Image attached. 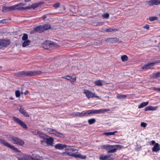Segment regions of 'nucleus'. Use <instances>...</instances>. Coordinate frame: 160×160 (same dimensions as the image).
I'll return each mask as SVG.
<instances>
[{"mask_svg": "<svg viewBox=\"0 0 160 160\" xmlns=\"http://www.w3.org/2000/svg\"><path fill=\"white\" fill-rule=\"evenodd\" d=\"M109 111L108 109H101L99 110L93 109L88 110L86 112L84 111V117H88L96 114L104 113L105 112Z\"/></svg>", "mask_w": 160, "mask_h": 160, "instance_id": "3", "label": "nucleus"}, {"mask_svg": "<svg viewBox=\"0 0 160 160\" xmlns=\"http://www.w3.org/2000/svg\"><path fill=\"white\" fill-rule=\"evenodd\" d=\"M22 40L23 41L28 40V35L26 33H24L23 34L22 37Z\"/></svg>", "mask_w": 160, "mask_h": 160, "instance_id": "37", "label": "nucleus"}, {"mask_svg": "<svg viewBox=\"0 0 160 160\" xmlns=\"http://www.w3.org/2000/svg\"><path fill=\"white\" fill-rule=\"evenodd\" d=\"M38 135L39 136L41 137L43 139H44V138H46V136H47L46 134L41 132L40 131H39Z\"/></svg>", "mask_w": 160, "mask_h": 160, "instance_id": "33", "label": "nucleus"}, {"mask_svg": "<svg viewBox=\"0 0 160 160\" xmlns=\"http://www.w3.org/2000/svg\"><path fill=\"white\" fill-rule=\"evenodd\" d=\"M51 129L50 131L51 132H56V131H57V130H54L53 129Z\"/></svg>", "mask_w": 160, "mask_h": 160, "instance_id": "54", "label": "nucleus"}, {"mask_svg": "<svg viewBox=\"0 0 160 160\" xmlns=\"http://www.w3.org/2000/svg\"><path fill=\"white\" fill-rule=\"evenodd\" d=\"M62 78H63V79H67V77H66V76H65L64 77H62Z\"/></svg>", "mask_w": 160, "mask_h": 160, "instance_id": "57", "label": "nucleus"}, {"mask_svg": "<svg viewBox=\"0 0 160 160\" xmlns=\"http://www.w3.org/2000/svg\"><path fill=\"white\" fill-rule=\"evenodd\" d=\"M30 41L29 40H24L22 44V46L23 47H25L27 46L30 45Z\"/></svg>", "mask_w": 160, "mask_h": 160, "instance_id": "26", "label": "nucleus"}, {"mask_svg": "<svg viewBox=\"0 0 160 160\" xmlns=\"http://www.w3.org/2000/svg\"><path fill=\"white\" fill-rule=\"evenodd\" d=\"M41 141L42 143V142H45L47 144L51 145L52 144L53 142V139L52 138H44L43 140V141Z\"/></svg>", "mask_w": 160, "mask_h": 160, "instance_id": "13", "label": "nucleus"}, {"mask_svg": "<svg viewBox=\"0 0 160 160\" xmlns=\"http://www.w3.org/2000/svg\"><path fill=\"white\" fill-rule=\"evenodd\" d=\"M67 145L65 144H62L60 143H58L55 146V147L56 149L59 150H61L66 148Z\"/></svg>", "mask_w": 160, "mask_h": 160, "instance_id": "15", "label": "nucleus"}, {"mask_svg": "<svg viewBox=\"0 0 160 160\" xmlns=\"http://www.w3.org/2000/svg\"><path fill=\"white\" fill-rule=\"evenodd\" d=\"M119 30L118 28H106L105 29V31L106 32H111L112 31H117Z\"/></svg>", "mask_w": 160, "mask_h": 160, "instance_id": "31", "label": "nucleus"}, {"mask_svg": "<svg viewBox=\"0 0 160 160\" xmlns=\"http://www.w3.org/2000/svg\"><path fill=\"white\" fill-rule=\"evenodd\" d=\"M73 114L76 116L79 117H84V111H82L81 112H74L73 113Z\"/></svg>", "mask_w": 160, "mask_h": 160, "instance_id": "21", "label": "nucleus"}, {"mask_svg": "<svg viewBox=\"0 0 160 160\" xmlns=\"http://www.w3.org/2000/svg\"><path fill=\"white\" fill-rule=\"evenodd\" d=\"M153 76L155 78L160 77V72L154 73L153 74Z\"/></svg>", "mask_w": 160, "mask_h": 160, "instance_id": "39", "label": "nucleus"}, {"mask_svg": "<svg viewBox=\"0 0 160 160\" xmlns=\"http://www.w3.org/2000/svg\"><path fill=\"white\" fill-rule=\"evenodd\" d=\"M15 9H18V5L9 7H3L2 11L3 12H5Z\"/></svg>", "mask_w": 160, "mask_h": 160, "instance_id": "12", "label": "nucleus"}, {"mask_svg": "<svg viewBox=\"0 0 160 160\" xmlns=\"http://www.w3.org/2000/svg\"><path fill=\"white\" fill-rule=\"evenodd\" d=\"M42 4L43 2H40L38 3H34L31 5L32 8L33 9H35V8L38 7Z\"/></svg>", "mask_w": 160, "mask_h": 160, "instance_id": "22", "label": "nucleus"}, {"mask_svg": "<svg viewBox=\"0 0 160 160\" xmlns=\"http://www.w3.org/2000/svg\"><path fill=\"white\" fill-rule=\"evenodd\" d=\"M72 80L71 81V82H75L76 80V78H73L72 79H71Z\"/></svg>", "mask_w": 160, "mask_h": 160, "instance_id": "51", "label": "nucleus"}, {"mask_svg": "<svg viewBox=\"0 0 160 160\" xmlns=\"http://www.w3.org/2000/svg\"><path fill=\"white\" fill-rule=\"evenodd\" d=\"M31 0H24V2H28L30 1Z\"/></svg>", "mask_w": 160, "mask_h": 160, "instance_id": "59", "label": "nucleus"}, {"mask_svg": "<svg viewBox=\"0 0 160 160\" xmlns=\"http://www.w3.org/2000/svg\"><path fill=\"white\" fill-rule=\"evenodd\" d=\"M47 17L46 16V15H45L42 17V18L44 21H45L46 18H47Z\"/></svg>", "mask_w": 160, "mask_h": 160, "instance_id": "53", "label": "nucleus"}, {"mask_svg": "<svg viewBox=\"0 0 160 160\" xmlns=\"http://www.w3.org/2000/svg\"><path fill=\"white\" fill-rule=\"evenodd\" d=\"M122 60L123 61H127L128 60V57L126 55H122L121 57Z\"/></svg>", "mask_w": 160, "mask_h": 160, "instance_id": "32", "label": "nucleus"}, {"mask_svg": "<svg viewBox=\"0 0 160 160\" xmlns=\"http://www.w3.org/2000/svg\"><path fill=\"white\" fill-rule=\"evenodd\" d=\"M53 7L55 8H58L60 7V3H57L53 5Z\"/></svg>", "mask_w": 160, "mask_h": 160, "instance_id": "40", "label": "nucleus"}, {"mask_svg": "<svg viewBox=\"0 0 160 160\" xmlns=\"http://www.w3.org/2000/svg\"><path fill=\"white\" fill-rule=\"evenodd\" d=\"M144 28H145L147 30H149V25L148 24L146 25L144 27Z\"/></svg>", "mask_w": 160, "mask_h": 160, "instance_id": "46", "label": "nucleus"}, {"mask_svg": "<svg viewBox=\"0 0 160 160\" xmlns=\"http://www.w3.org/2000/svg\"><path fill=\"white\" fill-rule=\"evenodd\" d=\"M158 19V17L157 16L150 17L149 18V20L151 21H153Z\"/></svg>", "mask_w": 160, "mask_h": 160, "instance_id": "36", "label": "nucleus"}, {"mask_svg": "<svg viewBox=\"0 0 160 160\" xmlns=\"http://www.w3.org/2000/svg\"><path fill=\"white\" fill-rule=\"evenodd\" d=\"M88 122L89 124L92 125L96 122V120L95 118H91L88 120Z\"/></svg>", "mask_w": 160, "mask_h": 160, "instance_id": "34", "label": "nucleus"}, {"mask_svg": "<svg viewBox=\"0 0 160 160\" xmlns=\"http://www.w3.org/2000/svg\"><path fill=\"white\" fill-rule=\"evenodd\" d=\"M110 41L112 43H116L118 42V40L117 38H111Z\"/></svg>", "mask_w": 160, "mask_h": 160, "instance_id": "35", "label": "nucleus"}, {"mask_svg": "<svg viewBox=\"0 0 160 160\" xmlns=\"http://www.w3.org/2000/svg\"><path fill=\"white\" fill-rule=\"evenodd\" d=\"M152 89L154 90H157L159 91H160V88H157L156 87H153L152 88Z\"/></svg>", "mask_w": 160, "mask_h": 160, "instance_id": "48", "label": "nucleus"}, {"mask_svg": "<svg viewBox=\"0 0 160 160\" xmlns=\"http://www.w3.org/2000/svg\"><path fill=\"white\" fill-rule=\"evenodd\" d=\"M2 68V67L1 66H0V69Z\"/></svg>", "mask_w": 160, "mask_h": 160, "instance_id": "61", "label": "nucleus"}, {"mask_svg": "<svg viewBox=\"0 0 160 160\" xmlns=\"http://www.w3.org/2000/svg\"><path fill=\"white\" fill-rule=\"evenodd\" d=\"M73 157L76 158H79L81 159H85L87 157L85 155H82L80 154H72Z\"/></svg>", "mask_w": 160, "mask_h": 160, "instance_id": "18", "label": "nucleus"}, {"mask_svg": "<svg viewBox=\"0 0 160 160\" xmlns=\"http://www.w3.org/2000/svg\"><path fill=\"white\" fill-rule=\"evenodd\" d=\"M148 4L150 6H152L154 5V1L153 0H151L148 1Z\"/></svg>", "mask_w": 160, "mask_h": 160, "instance_id": "43", "label": "nucleus"}, {"mask_svg": "<svg viewBox=\"0 0 160 160\" xmlns=\"http://www.w3.org/2000/svg\"><path fill=\"white\" fill-rule=\"evenodd\" d=\"M18 6L19 5H22V6H24L25 5V4L23 3H20L19 4H18Z\"/></svg>", "mask_w": 160, "mask_h": 160, "instance_id": "58", "label": "nucleus"}, {"mask_svg": "<svg viewBox=\"0 0 160 160\" xmlns=\"http://www.w3.org/2000/svg\"><path fill=\"white\" fill-rule=\"evenodd\" d=\"M10 43L9 39H3L0 40V49L7 47Z\"/></svg>", "mask_w": 160, "mask_h": 160, "instance_id": "10", "label": "nucleus"}, {"mask_svg": "<svg viewBox=\"0 0 160 160\" xmlns=\"http://www.w3.org/2000/svg\"><path fill=\"white\" fill-rule=\"evenodd\" d=\"M151 142H152V144H155V141L154 140H152L151 141Z\"/></svg>", "mask_w": 160, "mask_h": 160, "instance_id": "56", "label": "nucleus"}, {"mask_svg": "<svg viewBox=\"0 0 160 160\" xmlns=\"http://www.w3.org/2000/svg\"><path fill=\"white\" fill-rule=\"evenodd\" d=\"M0 142L2 144L4 145L5 146L11 148L16 152H20V151L17 148H15L13 145L10 144L7 141H6L3 139H0Z\"/></svg>", "mask_w": 160, "mask_h": 160, "instance_id": "6", "label": "nucleus"}, {"mask_svg": "<svg viewBox=\"0 0 160 160\" xmlns=\"http://www.w3.org/2000/svg\"><path fill=\"white\" fill-rule=\"evenodd\" d=\"M111 38H108L104 39V41L106 42H108L109 41H110Z\"/></svg>", "mask_w": 160, "mask_h": 160, "instance_id": "50", "label": "nucleus"}, {"mask_svg": "<svg viewBox=\"0 0 160 160\" xmlns=\"http://www.w3.org/2000/svg\"><path fill=\"white\" fill-rule=\"evenodd\" d=\"M12 119L16 122L22 128L25 129L27 128V127L25 123L24 122L22 121L19 118L15 117H13Z\"/></svg>", "mask_w": 160, "mask_h": 160, "instance_id": "9", "label": "nucleus"}, {"mask_svg": "<svg viewBox=\"0 0 160 160\" xmlns=\"http://www.w3.org/2000/svg\"><path fill=\"white\" fill-rule=\"evenodd\" d=\"M102 81L100 80H97L94 82V84L96 86H101L102 85Z\"/></svg>", "mask_w": 160, "mask_h": 160, "instance_id": "25", "label": "nucleus"}, {"mask_svg": "<svg viewBox=\"0 0 160 160\" xmlns=\"http://www.w3.org/2000/svg\"><path fill=\"white\" fill-rule=\"evenodd\" d=\"M21 93H23V92H21Z\"/></svg>", "mask_w": 160, "mask_h": 160, "instance_id": "63", "label": "nucleus"}, {"mask_svg": "<svg viewBox=\"0 0 160 160\" xmlns=\"http://www.w3.org/2000/svg\"><path fill=\"white\" fill-rule=\"evenodd\" d=\"M44 31L51 28V26L49 24H45L42 26Z\"/></svg>", "mask_w": 160, "mask_h": 160, "instance_id": "27", "label": "nucleus"}, {"mask_svg": "<svg viewBox=\"0 0 160 160\" xmlns=\"http://www.w3.org/2000/svg\"><path fill=\"white\" fill-rule=\"evenodd\" d=\"M115 158V155L113 154H107L105 155L102 154L99 157L100 160H113Z\"/></svg>", "mask_w": 160, "mask_h": 160, "instance_id": "8", "label": "nucleus"}, {"mask_svg": "<svg viewBox=\"0 0 160 160\" xmlns=\"http://www.w3.org/2000/svg\"><path fill=\"white\" fill-rule=\"evenodd\" d=\"M122 146L119 145L105 144L101 146V148L102 149L107 150L108 153H113L116 152L118 149H120Z\"/></svg>", "mask_w": 160, "mask_h": 160, "instance_id": "1", "label": "nucleus"}, {"mask_svg": "<svg viewBox=\"0 0 160 160\" xmlns=\"http://www.w3.org/2000/svg\"><path fill=\"white\" fill-rule=\"evenodd\" d=\"M103 17L104 18H108L109 17V14L108 13L105 14L103 15Z\"/></svg>", "mask_w": 160, "mask_h": 160, "instance_id": "45", "label": "nucleus"}, {"mask_svg": "<svg viewBox=\"0 0 160 160\" xmlns=\"http://www.w3.org/2000/svg\"><path fill=\"white\" fill-rule=\"evenodd\" d=\"M15 95L16 97H18L20 96V93L19 90H16L15 92Z\"/></svg>", "mask_w": 160, "mask_h": 160, "instance_id": "41", "label": "nucleus"}, {"mask_svg": "<svg viewBox=\"0 0 160 160\" xmlns=\"http://www.w3.org/2000/svg\"><path fill=\"white\" fill-rule=\"evenodd\" d=\"M71 149V151H72V152H75L76 151H78V150L76 149H74V148H70Z\"/></svg>", "mask_w": 160, "mask_h": 160, "instance_id": "52", "label": "nucleus"}, {"mask_svg": "<svg viewBox=\"0 0 160 160\" xmlns=\"http://www.w3.org/2000/svg\"><path fill=\"white\" fill-rule=\"evenodd\" d=\"M153 152H157L160 150V148L158 143H156L152 148Z\"/></svg>", "mask_w": 160, "mask_h": 160, "instance_id": "17", "label": "nucleus"}, {"mask_svg": "<svg viewBox=\"0 0 160 160\" xmlns=\"http://www.w3.org/2000/svg\"><path fill=\"white\" fill-rule=\"evenodd\" d=\"M7 136H8V140L13 144L19 146H22L24 144V141L18 137H14L11 135H8Z\"/></svg>", "mask_w": 160, "mask_h": 160, "instance_id": "4", "label": "nucleus"}, {"mask_svg": "<svg viewBox=\"0 0 160 160\" xmlns=\"http://www.w3.org/2000/svg\"><path fill=\"white\" fill-rule=\"evenodd\" d=\"M29 93V92L27 90H26L25 92H24V94L25 95Z\"/></svg>", "mask_w": 160, "mask_h": 160, "instance_id": "55", "label": "nucleus"}, {"mask_svg": "<svg viewBox=\"0 0 160 160\" xmlns=\"http://www.w3.org/2000/svg\"><path fill=\"white\" fill-rule=\"evenodd\" d=\"M42 72L40 70L34 71H19L16 74V76L18 77H31L40 75Z\"/></svg>", "mask_w": 160, "mask_h": 160, "instance_id": "2", "label": "nucleus"}, {"mask_svg": "<svg viewBox=\"0 0 160 160\" xmlns=\"http://www.w3.org/2000/svg\"><path fill=\"white\" fill-rule=\"evenodd\" d=\"M148 104V102H143L141 103H140L139 106H138V108L139 109H140L141 108H142L146 106H147Z\"/></svg>", "mask_w": 160, "mask_h": 160, "instance_id": "23", "label": "nucleus"}, {"mask_svg": "<svg viewBox=\"0 0 160 160\" xmlns=\"http://www.w3.org/2000/svg\"><path fill=\"white\" fill-rule=\"evenodd\" d=\"M158 108V106H148L144 108V110L145 111H154L156 110Z\"/></svg>", "mask_w": 160, "mask_h": 160, "instance_id": "16", "label": "nucleus"}, {"mask_svg": "<svg viewBox=\"0 0 160 160\" xmlns=\"http://www.w3.org/2000/svg\"><path fill=\"white\" fill-rule=\"evenodd\" d=\"M158 63H160V60L155 61L153 62L147 63L144 65L142 68L143 70H147L149 69L152 68V67L154 66V64Z\"/></svg>", "mask_w": 160, "mask_h": 160, "instance_id": "11", "label": "nucleus"}, {"mask_svg": "<svg viewBox=\"0 0 160 160\" xmlns=\"http://www.w3.org/2000/svg\"><path fill=\"white\" fill-rule=\"evenodd\" d=\"M83 93L85 94L86 97L88 99L94 98H99V97L96 95L95 93L87 89H84Z\"/></svg>", "mask_w": 160, "mask_h": 160, "instance_id": "7", "label": "nucleus"}, {"mask_svg": "<svg viewBox=\"0 0 160 160\" xmlns=\"http://www.w3.org/2000/svg\"><path fill=\"white\" fill-rule=\"evenodd\" d=\"M103 41V40H102L101 42H102Z\"/></svg>", "mask_w": 160, "mask_h": 160, "instance_id": "62", "label": "nucleus"}, {"mask_svg": "<svg viewBox=\"0 0 160 160\" xmlns=\"http://www.w3.org/2000/svg\"><path fill=\"white\" fill-rule=\"evenodd\" d=\"M19 112L25 117H28L29 115L28 112L25 110L24 109L21 107H20L19 109Z\"/></svg>", "mask_w": 160, "mask_h": 160, "instance_id": "14", "label": "nucleus"}, {"mask_svg": "<svg viewBox=\"0 0 160 160\" xmlns=\"http://www.w3.org/2000/svg\"><path fill=\"white\" fill-rule=\"evenodd\" d=\"M31 8H32V6H31H31L25 7H20V8L18 7V10H25V9H30Z\"/></svg>", "mask_w": 160, "mask_h": 160, "instance_id": "30", "label": "nucleus"}, {"mask_svg": "<svg viewBox=\"0 0 160 160\" xmlns=\"http://www.w3.org/2000/svg\"><path fill=\"white\" fill-rule=\"evenodd\" d=\"M71 150V149L70 148L68 149L66 151V153L68 156L73 157L72 154H75V153L72 152Z\"/></svg>", "mask_w": 160, "mask_h": 160, "instance_id": "29", "label": "nucleus"}, {"mask_svg": "<svg viewBox=\"0 0 160 160\" xmlns=\"http://www.w3.org/2000/svg\"><path fill=\"white\" fill-rule=\"evenodd\" d=\"M34 30L36 31L41 33L44 31L43 28L42 26H39L37 27L34 29Z\"/></svg>", "mask_w": 160, "mask_h": 160, "instance_id": "19", "label": "nucleus"}, {"mask_svg": "<svg viewBox=\"0 0 160 160\" xmlns=\"http://www.w3.org/2000/svg\"><path fill=\"white\" fill-rule=\"evenodd\" d=\"M66 77H67V79L69 80H70L71 79H72V78L71 76L67 75L66 76Z\"/></svg>", "mask_w": 160, "mask_h": 160, "instance_id": "49", "label": "nucleus"}, {"mask_svg": "<svg viewBox=\"0 0 160 160\" xmlns=\"http://www.w3.org/2000/svg\"><path fill=\"white\" fill-rule=\"evenodd\" d=\"M118 132L117 131H115L112 132H105L103 133V135L107 136L113 135L115 133Z\"/></svg>", "mask_w": 160, "mask_h": 160, "instance_id": "24", "label": "nucleus"}, {"mask_svg": "<svg viewBox=\"0 0 160 160\" xmlns=\"http://www.w3.org/2000/svg\"><path fill=\"white\" fill-rule=\"evenodd\" d=\"M147 124L144 122H142L141 123V127L143 128H145L146 127Z\"/></svg>", "mask_w": 160, "mask_h": 160, "instance_id": "44", "label": "nucleus"}, {"mask_svg": "<svg viewBox=\"0 0 160 160\" xmlns=\"http://www.w3.org/2000/svg\"><path fill=\"white\" fill-rule=\"evenodd\" d=\"M52 134L55 135L57 137H60L62 138L65 137V135L63 133L57 131L55 132H53Z\"/></svg>", "mask_w": 160, "mask_h": 160, "instance_id": "20", "label": "nucleus"}, {"mask_svg": "<svg viewBox=\"0 0 160 160\" xmlns=\"http://www.w3.org/2000/svg\"><path fill=\"white\" fill-rule=\"evenodd\" d=\"M6 23V20L5 19L2 20L0 21V23Z\"/></svg>", "mask_w": 160, "mask_h": 160, "instance_id": "47", "label": "nucleus"}, {"mask_svg": "<svg viewBox=\"0 0 160 160\" xmlns=\"http://www.w3.org/2000/svg\"><path fill=\"white\" fill-rule=\"evenodd\" d=\"M43 47L46 49L52 50L55 48L54 43L51 41L46 40L42 44Z\"/></svg>", "mask_w": 160, "mask_h": 160, "instance_id": "5", "label": "nucleus"}, {"mask_svg": "<svg viewBox=\"0 0 160 160\" xmlns=\"http://www.w3.org/2000/svg\"><path fill=\"white\" fill-rule=\"evenodd\" d=\"M31 132L32 133H33L35 135H38L39 132V131L38 129H32L31 130Z\"/></svg>", "mask_w": 160, "mask_h": 160, "instance_id": "38", "label": "nucleus"}, {"mask_svg": "<svg viewBox=\"0 0 160 160\" xmlns=\"http://www.w3.org/2000/svg\"><path fill=\"white\" fill-rule=\"evenodd\" d=\"M127 96L125 95H122L119 94H117L116 96V98L118 99L125 98Z\"/></svg>", "mask_w": 160, "mask_h": 160, "instance_id": "28", "label": "nucleus"}, {"mask_svg": "<svg viewBox=\"0 0 160 160\" xmlns=\"http://www.w3.org/2000/svg\"><path fill=\"white\" fill-rule=\"evenodd\" d=\"M9 98L10 100H13V99L12 97H10Z\"/></svg>", "mask_w": 160, "mask_h": 160, "instance_id": "60", "label": "nucleus"}, {"mask_svg": "<svg viewBox=\"0 0 160 160\" xmlns=\"http://www.w3.org/2000/svg\"><path fill=\"white\" fill-rule=\"evenodd\" d=\"M154 4L155 5H158L160 4V0H153Z\"/></svg>", "mask_w": 160, "mask_h": 160, "instance_id": "42", "label": "nucleus"}]
</instances>
